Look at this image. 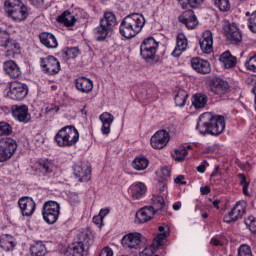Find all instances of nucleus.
<instances>
[{"label": "nucleus", "instance_id": "1", "mask_svg": "<svg viewBox=\"0 0 256 256\" xmlns=\"http://www.w3.org/2000/svg\"><path fill=\"white\" fill-rule=\"evenodd\" d=\"M196 129L200 135H214L217 137L225 131V117L221 115L212 116L206 112L199 116Z\"/></svg>", "mask_w": 256, "mask_h": 256}, {"label": "nucleus", "instance_id": "2", "mask_svg": "<svg viewBox=\"0 0 256 256\" xmlns=\"http://www.w3.org/2000/svg\"><path fill=\"white\" fill-rule=\"evenodd\" d=\"M145 27V17L140 13H132L123 18L120 23V35L125 39L137 37Z\"/></svg>", "mask_w": 256, "mask_h": 256}, {"label": "nucleus", "instance_id": "3", "mask_svg": "<svg viewBox=\"0 0 256 256\" xmlns=\"http://www.w3.org/2000/svg\"><path fill=\"white\" fill-rule=\"evenodd\" d=\"M54 141L58 147H73L79 141V131L73 125L64 126L56 133Z\"/></svg>", "mask_w": 256, "mask_h": 256}, {"label": "nucleus", "instance_id": "4", "mask_svg": "<svg viewBox=\"0 0 256 256\" xmlns=\"http://www.w3.org/2000/svg\"><path fill=\"white\" fill-rule=\"evenodd\" d=\"M93 245L91 232H81L79 241L73 243L67 250L68 256H85L89 253V248Z\"/></svg>", "mask_w": 256, "mask_h": 256}, {"label": "nucleus", "instance_id": "5", "mask_svg": "<svg viewBox=\"0 0 256 256\" xmlns=\"http://www.w3.org/2000/svg\"><path fill=\"white\" fill-rule=\"evenodd\" d=\"M61 215V205L57 201H46L42 208L43 219L48 225H55Z\"/></svg>", "mask_w": 256, "mask_h": 256}, {"label": "nucleus", "instance_id": "6", "mask_svg": "<svg viewBox=\"0 0 256 256\" xmlns=\"http://www.w3.org/2000/svg\"><path fill=\"white\" fill-rule=\"evenodd\" d=\"M223 31L227 41H229L231 45H241V43H243V33L241 29H239V26H237V23L224 20Z\"/></svg>", "mask_w": 256, "mask_h": 256}, {"label": "nucleus", "instance_id": "7", "mask_svg": "<svg viewBox=\"0 0 256 256\" xmlns=\"http://www.w3.org/2000/svg\"><path fill=\"white\" fill-rule=\"evenodd\" d=\"M158 230L159 234L153 239L152 245L146 247L142 252H140L139 256H154L155 251H157V249H161L163 245H165V240L170 233L169 227L159 226Z\"/></svg>", "mask_w": 256, "mask_h": 256}, {"label": "nucleus", "instance_id": "8", "mask_svg": "<svg viewBox=\"0 0 256 256\" xmlns=\"http://www.w3.org/2000/svg\"><path fill=\"white\" fill-rule=\"evenodd\" d=\"M208 89L210 93L216 95V97H227L231 92V86H229V82L220 78L214 77L209 80Z\"/></svg>", "mask_w": 256, "mask_h": 256}, {"label": "nucleus", "instance_id": "9", "mask_svg": "<svg viewBox=\"0 0 256 256\" xmlns=\"http://www.w3.org/2000/svg\"><path fill=\"white\" fill-rule=\"evenodd\" d=\"M157 49H159V42L153 37H148L140 45V57L144 61H153L157 55Z\"/></svg>", "mask_w": 256, "mask_h": 256}, {"label": "nucleus", "instance_id": "10", "mask_svg": "<svg viewBox=\"0 0 256 256\" xmlns=\"http://www.w3.org/2000/svg\"><path fill=\"white\" fill-rule=\"evenodd\" d=\"M17 151V141L11 137L0 139V163L9 161Z\"/></svg>", "mask_w": 256, "mask_h": 256}, {"label": "nucleus", "instance_id": "11", "mask_svg": "<svg viewBox=\"0 0 256 256\" xmlns=\"http://www.w3.org/2000/svg\"><path fill=\"white\" fill-rule=\"evenodd\" d=\"M40 67L46 75L55 76L61 71V62L55 56L40 59Z\"/></svg>", "mask_w": 256, "mask_h": 256}, {"label": "nucleus", "instance_id": "12", "mask_svg": "<svg viewBox=\"0 0 256 256\" xmlns=\"http://www.w3.org/2000/svg\"><path fill=\"white\" fill-rule=\"evenodd\" d=\"M0 47L7 49L8 53H17L21 49V44L11 39L9 31L0 28Z\"/></svg>", "mask_w": 256, "mask_h": 256}, {"label": "nucleus", "instance_id": "13", "mask_svg": "<svg viewBox=\"0 0 256 256\" xmlns=\"http://www.w3.org/2000/svg\"><path fill=\"white\" fill-rule=\"evenodd\" d=\"M28 93L29 88L27 87V84H23L21 82H13L10 85L8 97L13 99V101H23V99L27 97Z\"/></svg>", "mask_w": 256, "mask_h": 256}, {"label": "nucleus", "instance_id": "14", "mask_svg": "<svg viewBox=\"0 0 256 256\" xmlns=\"http://www.w3.org/2000/svg\"><path fill=\"white\" fill-rule=\"evenodd\" d=\"M11 115L18 121V123H31V114H29V106L22 105H12L11 107Z\"/></svg>", "mask_w": 256, "mask_h": 256}, {"label": "nucleus", "instance_id": "15", "mask_svg": "<svg viewBox=\"0 0 256 256\" xmlns=\"http://www.w3.org/2000/svg\"><path fill=\"white\" fill-rule=\"evenodd\" d=\"M246 211L247 203L237 202L232 210L224 216L223 221L224 223H235V221H239L245 215Z\"/></svg>", "mask_w": 256, "mask_h": 256}, {"label": "nucleus", "instance_id": "16", "mask_svg": "<svg viewBox=\"0 0 256 256\" xmlns=\"http://www.w3.org/2000/svg\"><path fill=\"white\" fill-rule=\"evenodd\" d=\"M171 141V135L167 130L157 131L150 139V144L153 149H163Z\"/></svg>", "mask_w": 256, "mask_h": 256}, {"label": "nucleus", "instance_id": "17", "mask_svg": "<svg viewBox=\"0 0 256 256\" xmlns=\"http://www.w3.org/2000/svg\"><path fill=\"white\" fill-rule=\"evenodd\" d=\"M18 205L23 217H31L35 213L37 205L35 200L29 196H23L18 200Z\"/></svg>", "mask_w": 256, "mask_h": 256}, {"label": "nucleus", "instance_id": "18", "mask_svg": "<svg viewBox=\"0 0 256 256\" xmlns=\"http://www.w3.org/2000/svg\"><path fill=\"white\" fill-rule=\"evenodd\" d=\"M73 174L80 183L91 181V166L89 164H75Z\"/></svg>", "mask_w": 256, "mask_h": 256}, {"label": "nucleus", "instance_id": "19", "mask_svg": "<svg viewBox=\"0 0 256 256\" xmlns=\"http://www.w3.org/2000/svg\"><path fill=\"white\" fill-rule=\"evenodd\" d=\"M178 21L185 25L187 29L193 30L199 25V20L193 10L184 11L179 17Z\"/></svg>", "mask_w": 256, "mask_h": 256}, {"label": "nucleus", "instance_id": "20", "mask_svg": "<svg viewBox=\"0 0 256 256\" xmlns=\"http://www.w3.org/2000/svg\"><path fill=\"white\" fill-rule=\"evenodd\" d=\"M190 64L192 69H194L196 73H200V75H209V73H211V64L207 60L194 57L191 59Z\"/></svg>", "mask_w": 256, "mask_h": 256}, {"label": "nucleus", "instance_id": "21", "mask_svg": "<svg viewBox=\"0 0 256 256\" xmlns=\"http://www.w3.org/2000/svg\"><path fill=\"white\" fill-rule=\"evenodd\" d=\"M121 243L124 249H138L141 245V234L129 233L122 238Z\"/></svg>", "mask_w": 256, "mask_h": 256}, {"label": "nucleus", "instance_id": "22", "mask_svg": "<svg viewBox=\"0 0 256 256\" xmlns=\"http://www.w3.org/2000/svg\"><path fill=\"white\" fill-rule=\"evenodd\" d=\"M199 45L201 51L206 53V55L213 53V33L209 30L203 32Z\"/></svg>", "mask_w": 256, "mask_h": 256}, {"label": "nucleus", "instance_id": "23", "mask_svg": "<svg viewBox=\"0 0 256 256\" xmlns=\"http://www.w3.org/2000/svg\"><path fill=\"white\" fill-rule=\"evenodd\" d=\"M3 70L11 79H19L21 77V67L13 60L3 62Z\"/></svg>", "mask_w": 256, "mask_h": 256}, {"label": "nucleus", "instance_id": "24", "mask_svg": "<svg viewBox=\"0 0 256 256\" xmlns=\"http://www.w3.org/2000/svg\"><path fill=\"white\" fill-rule=\"evenodd\" d=\"M155 208L153 206H145L136 212V223H147L155 217Z\"/></svg>", "mask_w": 256, "mask_h": 256}, {"label": "nucleus", "instance_id": "25", "mask_svg": "<svg viewBox=\"0 0 256 256\" xmlns=\"http://www.w3.org/2000/svg\"><path fill=\"white\" fill-rule=\"evenodd\" d=\"M187 45H189L187 36L183 33L178 34L176 38V46L171 53L172 57H181L183 52L187 50Z\"/></svg>", "mask_w": 256, "mask_h": 256}, {"label": "nucleus", "instance_id": "26", "mask_svg": "<svg viewBox=\"0 0 256 256\" xmlns=\"http://www.w3.org/2000/svg\"><path fill=\"white\" fill-rule=\"evenodd\" d=\"M40 43L44 45L47 49H57L59 47V42L53 33L42 32L39 35Z\"/></svg>", "mask_w": 256, "mask_h": 256}, {"label": "nucleus", "instance_id": "27", "mask_svg": "<svg viewBox=\"0 0 256 256\" xmlns=\"http://www.w3.org/2000/svg\"><path fill=\"white\" fill-rule=\"evenodd\" d=\"M75 86L80 93H91L93 91V80L82 76L75 80Z\"/></svg>", "mask_w": 256, "mask_h": 256}, {"label": "nucleus", "instance_id": "28", "mask_svg": "<svg viewBox=\"0 0 256 256\" xmlns=\"http://www.w3.org/2000/svg\"><path fill=\"white\" fill-rule=\"evenodd\" d=\"M99 120L102 123V127H101L102 135H109V133H111V125H113V121H115V117H113V114L109 112H104L99 116Z\"/></svg>", "mask_w": 256, "mask_h": 256}, {"label": "nucleus", "instance_id": "29", "mask_svg": "<svg viewBox=\"0 0 256 256\" xmlns=\"http://www.w3.org/2000/svg\"><path fill=\"white\" fill-rule=\"evenodd\" d=\"M129 193L134 200L142 199L147 193V186L142 182L132 184L129 188Z\"/></svg>", "mask_w": 256, "mask_h": 256}, {"label": "nucleus", "instance_id": "30", "mask_svg": "<svg viewBox=\"0 0 256 256\" xmlns=\"http://www.w3.org/2000/svg\"><path fill=\"white\" fill-rule=\"evenodd\" d=\"M13 21L17 23H21V21H25L27 17H29V9L25 5L18 6L15 10L8 14Z\"/></svg>", "mask_w": 256, "mask_h": 256}, {"label": "nucleus", "instance_id": "31", "mask_svg": "<svg viewBox=\"0 0 256 256\" xmlns=\"http://www.w3.org/2000/svg\"><path fill=\"white\" fill-rule=\"evenodd\" d=\"M100 23L107 27L110 31H113L119 24L117 16L113 12H104L103 17L100 19Z\"/></svg>", "mask_w": 256, "mask_h": 256}, {"label": "nucleus", "instance_id": "32", "mask_svg": "<svg viewBox=\"0 0 256 256\" xmlns=\"http://www.w3.org/2000/svg\"><path fill=\"white\" fill-rule=\"evenodd\" d=\"M219 61L225 69H233L237 65V57L232 56L229 50L220 55Z\"/></svg>", "mask_w": 256, "mask_h": 256}, {"label": "nucleus", "instance_id": "33", "mask_svg": "<svg viewBox=\"0 0 256 256\" xmlns=\"http://www.w3.org/2000/svg\"><path fill=\"white\" fill-rule=\"evenodd\" d=\"M38 167L44 175H47L48 177L53 176L55 171V164L53 163V160L40 159L38 160Z\"/></svg>", "mask_w": 256, "mask_h": 256}, {"label": "nucleus", "instance_id": "34", "mask_svg": "<svg viewBox=\"0 0 256 256\" xmlns=\"http://www.w3.org/2000/svg\"><path fill=\"white\" fill-rule=\"evenodd\" d=\"M56 21L61 23L65 27H73L77 23V18L75 15L69 11H64L60 16L57 17Z\"/></svg>", "mask_w": 256, "mask_h": 256}, {"label": "nucleus", "instance_id": "35", "mask_svg": "<svg viewBox=\"0 0 256 256\" xmlns=\"http://www.w3.org/2000/svg\"><path fill=\"white\" fill-rule=\"evenodd\" d=\"M17 243L15 238L9 234H3L0 236V247L4 251H13Z\"/></svg>", "mask_w": 256, "mask_h": 256}, {"label": "nucleus", "instance_id": "36", "mask_svg": "<svg viewBox=\"0 0 256 256\" xmlns=\"http://www.w3.org/2000/svg\"><path fill=\"white\" fill-rule=\"evenodd\" d=\"M207 101H209V97L203 93L194 94L192 97V105L195 109H203L207 105Z\"/></svg>", "mask_w": 256, "mask_h": 256}, {"label": "nucleus", "instance_id": "37", "mask_svg": "<svg viewBox=\"0 0 256 256\" xmlns=\"http://www.w3.org/2000/svg\"><path fill=\"white\" fill-rule=\"evenodd\" d=\"M111 31L112 30L100 22V25L94 29V35L97 41H105Z\"/></svg>", "mask_w": 256, "mask_h": 256}, {"label": "nucleus", "instance_id": "38", "mask_svg": "<svg viewBox=\"0 0 256 256\" xmlns=\"http://www.w3.org/2000/svg\"><path fill=\"white\" fill-rule=\"evenodd\" d=\"M132 167L136 171H145L149 167V159L145 156L136 157L132 162Z\"/></svg>", "mask_w": 256, "mask_h": 256}, {"label": "nucleus", "instance_id": "39", "mask_svg": "<svg viewBox=\"0 0 256 256\" xmlns=\"http://www.w3.org/2000/svg\"><path fill=\"white\" fill-rule=\"evenodd\" d=\"M56 113H59V107L53 104L48 105L45 110H41V112L38 113L36 116V119H47V117H51L55 115Z\"/></svg>", "mask_w": 256, "mask_h": 256}, {"label": "nucleus", "instance_id": "40", "mask_svg": "<svg viewBox=\"0 0 256 256\" xmlns=\"http://www.w3.org/2000/svg\"><path fill=\"white\" fill-rule=\"evenodd\" d=\"M31 255L32 256H46L47 255V247L43 242H35L30 247Z\"/></svg>", "mask_w": 256, "mask_h": 256}, {"label": "nucleus", "instance_id": "41", "mask_svg": "<svg viewBox=\"0 0 256 256\" xmlns=\"http://www.w3.org/2000/svg\"><path fill=\"white\" fill-rule=\"evenodd\" d=\"M188 96L189 95L187 94V91H185L183 89L178 90V92L174 98L176 107H185V104L187 103Z\"/></svg>", "mask_w": 256, "mask_h": 256}, {"label": "nucleus", "instance_id": "42", "mask_svg": "<svg viewBox=\"0 0 256 256\" xmlns=\"http://www.w3.org/2000/svg\"><path fill=\"white\" fill-rule=\"evenodd\" d=\"M152 201L154 212L159 213V211H165L167 204L165 203V198H163V196H154Z\"/></svg>", "mask_w": 256, "mask_h": 256}, {"label": "nucleus", "instance_id": "43", "mask_svg": "<svg viewBox=\"0 0 256 256\" xmlns=\"http://www.w3.org/2000/svg\"><path fill=\"white\" fill-rule=\"evenodd\" d=\"M21 5V0H6L4 2V7L6 9V13L8 14L15 11V9L19 8Z\"/></svg>", "mask_w": 256, "mask_h": 256}, {"label": "nucleus", "instance_id": "44", "mask_svg": "<svg viewBox=\"0 0 256 256\" xmlns=\"http://www.w3.org/2000/svg\"><path fill=\"white\" fill-rule=\"evenodd\" d=\"M215 7L219 9V11H229L231 9V3L229 0H212Z\"/></svg>", "mask_w": 256, "mask_h": 256}, {"label": "nucleus", "instance_id": "45", "mask_svg": "<svg viewBox=\"0 0 256 256\" xmlns=\"http://www.w3.org/2000/svg\"><path fill=\"white\" fill-rule=\"evenodd\" d=\"M189 155V152L187 151V147L181 146L178 149L175 150V159L176 161H185V158Z\"/></svg>", "mask_w": 256, "mask_h": 256}, {"label": "nucleus", "instance_id": "46", "mask_svg": "<svg viewBox=\"0 0 256 256\" xmlns=\"http://www.w3.org/2000/svg\"><path fill=\"white\" fill-rule=\"evenodd\" d=\"M245 67L248 71H252V73H256V54L251 56L246 62Z\"/></svg>", "mask_w": 256, "mask_h": 256}, {"label": "nucleus", "instance_id": "47", "mask_svg": "<svg viewBox=\"0 0 256 256\" xmlns=\"http://www.w3.org/2000/svg\"><path fill=\"white\" fill-rule=\"evenodd\" d=\"M246 227H248L251 233H256V218L253 216H249L247 219L244 220Z\"/></svg>", "mask_w": 256, "mask_h": 256}, {"label": "nucleus", "instance_id": "48", "mask_svg": "<svg viewBox=\"0 0 256 256\" xmlns=\"http://www.w3.org/2000/svg\"><path fill=\"white\" fill-rule=\"evenodd\" d=\"M238 256H253L251 246L243 244L238 248Z\"/></svg>", "mask_w": 256, "mask_h": 256}, {"label": "nucleus", "instance_id": "49", "mask_svg": "<svg viewBox=\"0 0 256 256\" xmlns=\"http://www.w3.org/2000/svg\"><path fill=\"white\" fill-rule=\"evenodd\" d=\"M13 128L7 122H0V135H11Z\"/></svg>", "mask_w": 256, "mask_h": 256}, {"label": "nucleus", "instance_id": "50", "mask_svg": "<svg viewBox=\"0 0 256 256\" xmlns=\"http://www.w3.org/2000/svg\"><path fill=\"white\" fill-rule=\"evenodd\" d=\"M248 29H250L252 33H256V11L252 12L248 18Z\"/></svg>", "mask_w": 256, "mask_h": 256}, {"label": "nucleus", "instance_id": "51", "mask_svg": "<svg viewBox=\"0 0 256 256\" xmlns=\"http://www.w3.org/2000/svg\"><path fill=\"white\" fill-rule=\"evenodd\" d=\"M64 54L67 57V59H75V57L79 56V48L77 47L67 48Z\"/></svg>", "mask_w": 256, "mask_h": 256}, {"label": "nucleus", "instance_id": "52", "mask_svg": "<svg viewBox=\"0 0 256 256\" xmlns=\"http://www.w3.org/2000/svg\"><path fill=\"white\" fill-rule=\"evenodd\" d=\"M239 177L241 179L240 181V185H242V191L244 193V195H249V183H247V179L245 178L244 174H239Z\"/></svg>", "mask_w": 256, "mask_h": 256}, {"label": "nucleus", "instance_id": "53", "mask_svg": "<svg viewBox=\"0 0 256 256\" xmlns=\"http://www.w3.org/2000/svg\"><path fill=\"white\" fill-rule=\"evenodd\" d=\"M99 256H113V249L111 247H104Z\"/></svg>", "mask_w": 256, "mask_h": 256}, {"label": "nucleus", "instance_id": "54", "mask_svg": "<svg viewBox=\"0 0 256 256\" xmlns=\"http://www.w3.org/2000/svg\"><path fill=\"white\" fill-rule=\"evenodd\" d=\"M160 171L162 174V179H168V177L171 176V169H169V167H162Z\"/></svg>", "mask_w": 256, "mask_h": 256}, {"label": "nucleus", "instance_id": "55", "mask_svg": "<svg viewBox=\"0 0 256 256\" xmlns=\"http://www.w3.org/2000/svg\"><path fill=\"white\" fill-rule=\"evenodd\" d=\"M174 183H176V185H187V182L185 181V176L183 175H178L176 179H174Z\"/></svg>", "mask_w": 256, "mask_h": 256}, {"label": "nucleus", "instance_id": "56", "mask_svg": "<svg viewBox=\"0 0 256 256\" xmlns=\"http://www.w3.org/2000/svg\"><path fill=\"white\" fill-rule=\"evenodd\" d=\"M205 0H189L188 5H190L192 8H197L199 5H201Z\"/></svg>", "mask_w": 256, "mask_h": 256}, {"label": "nucleus", "instance_id": "57", "mask_svg": "<svg viewBox=\"0 0 256 256\" xmlns=\"http://www.w3.org/2000/svg\"><path fill=\"white\" fill-rule=\"evenodd\" d=\"M93 223L95 225H98L99 227H101V225H103V219L99 215L94 216L93 217Z\"/></svg>", "mask_w": 256, "mask_h": 256}, {"label": "nucleus", "instance_id": "58", "mask_svg": "<svg viewBox=\"0 0 256 256\" xmlns=\"http://www.w3.org/2000/svg\"><path fill=\"white\" fill-rule=\"evenodd\" d=\"M34 7H41L45 3V0H29Z\"/></svg>", "mask_w": 256, "mask_h": 256}, {"label": "nucleus", "instance_id": "59", "mask_svg": "<svg viewBox=\"0 0 256 256\" xmlns=\"http://www.w3.org/2000/svg\"><path fill=\"white\" fill-rule=\"evenodd\" d=\"M200 191L202 195H209V193H211V188H209V186H204L200 188Z\"/></svg>", "mask_w": 256, "mask_h": 256}, {"label": "nucleus", "instance_id": "60", "mask_svg": "<svg viewBox=\"0 0 256 256\" xmlns=\"http://www.w3.org/2000/svg\"><path fill=\"white\" fill-rule=\"evenodd\" d=\"M107 215H109V209H101L100 210L99 216L102 219H105V217H107Z\"/></svg>", "mask_w": 256, "mask_h": 256}, {"label": "nucleus", "instance_id": "61", "mask_svg": "<svg viewBox=\"0 0 256 256\" xmlns=\"http://www.w3.org/2000/svg\"><path fill=\"white\" fill-rule=\"evenodd\" d=\"M211 244L215 245V247H219L221 244V241H219L217 238H212L211 239Z\"/></svg>", "mask_w": 256, "mask_h": 256}, {"label": "nucleus", "instance_id": "62", "mask_svg": "<svg viewBox=\"0 0 256 256\" xmlns=\"http://www.w3.org/2000/svg\"><path fill=\"white\" fill-rule=\"evenodd\" d=\"M205 165L201 164L199 166H197L196 171H198V173H203L205 171Z\"/></svg>", "mask_w": 256, "mask_h": 256}, {"label": "nucleus", "instance_id": "63", "mask_svg": "<svg viewBox=\"0 0 256 256\" xmlns=\"http://www.w3.org/2000/svg\"><path fill=\"white\" fill-rule=\"evenodd\" d=\"M173 209L174 211H179V209H181V202H175L173 204Z\"/></svg>", "mask_w": 256, "mask_h": 256}, {"label": "nucleus", "instance_id": "64", "mask_svg": "<svg viewBox=\"0 0 256 256\" xmlns=\"http://www.w3.org/2000/svg\"><path fill=\"white\" fill-rule=\"evenodd\" d=\"M252 93H254L255 98H254V110L256 111V86L252 89Z\"/></svg>", "mask_w": 256, "mask_h": 256}]
</instances>
